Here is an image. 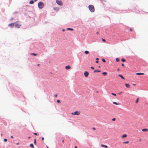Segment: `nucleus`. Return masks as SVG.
I'll list each match as a JSON object with an SVG mask.
<instances>
[{
	"mask_svg": "<svg viewBox=\"0 0 148 148\" xmlns=\"http://www.w3.org/2000/svg\"><path fill=\"white\" fill-rule=\"evenodd\" d=\"M34 134L36 135H37V134L36 133H34Z\"/></svg>",
	"mask_w": 148,
	"mask_h": 148,
	"instance_id": "36",
	"label": "nucleus"
},
{
	"mask_svg": "<svg viewBox=\"0 0 148 148\" xmlns=\"http://www.w3.org/2000/svg\"><path fill=\"white\" fill-rule=\"evenodd\" d=\"M121 60V61L123 62H125V60L123 58H122Z\"/></svg>",
	"mask_w": 148,
	"mask_h": 148,
	"instance_id": "24",
	"label": "nucleus"
},
{
	"mask_svg": "<svg viewBox=\"0 0 148 148\" xmlns=\"http://www.w3.org/2000/svg\"><path fill=\"white\" fill-rule=\"evenodd\" d=\"M138 100H139V98H137L136 101H135V103H137L138 102Z\"/></svg>",
	"mask_w": 148,
	"mask_h": 148,
	"instance_id": "20",
	"label": "nucleus"
},
{
	"mask_svg": "<svg viewBox=\"0 0 148 148\" xmlns=\"http://www.w3.org/2000/svg\"><path fill=\"white\" fill-rule=\"evenodd\" d=\"M29 3L30 4H32L34 3V1L33 0H31L29 2Z\"/></svg>",
	"mask_w": 148,
	"mask_h": 148,
	"instance_id": "17",
	"label": "nucleus"
},
{
	"mask_svg": "<svg viewBox=\"0 0 148 148\" xmlns=\"http://www.w3.org/2000/svg\"><path fill=\"white\" fill-rule=\"evenodd\" d=\"M107 73L106 72H104L102 73V74L104 75H107Z\"/></svg>",
	"mask_w": 148,
	"mask_h": 148,
	"instance_id": "22",
	"label": "nucleus"
},
{
	"mask_svg": "<svg viewBox=\"0 0 148 148\" xmlns=\"http://www.w3.org/2000/svg\"><path fill=\"white\" fill-rule=\"evenodd\" d=\"M97 92H98V91H97Z\"/></svg>",
	"mask_w": 148,
	"mask_h": 148,
	"instance_id": "59",
	"label": "nucleus"
},
{
	"mask_svg": "<svg viewBox=\"0 0 148 148\" xmlns=\"http://www.w3.org/2000/svg\"><path fill=\"white\" fill-rule=\"evenodd\" d=\"M35 1H36L37 0H34Z\"/></svg>",
	"mask_w": 148,
	"mask_h": 148,
	"instance_id": "54",
	"label": "nucleus"
},
{
	"mask_svg": "<svg viewBox=\"0 0 148 148\" xmlns=\"http://www.w3.org/2000/svg\"><path fill=\"white\" fill-rule=\"evenodd\" d=\"M111 94L112 95H114V96H116V94L115 93H111Z\"/></svg>",
	"mask_w": 148,
	"mask_h": 148,
	"instance_id": "27",
	"label": "nucleus"
},
{
	"mask_svg": "<svg viewBox=\"0 0 148 148\" xmlns=\"http://www.w3.org/2000/svg\"><path fill=\"white\" fill-rule=\"evenodd\" d=\"M4 140L5 142H6L7 141V139L6 138L4 139Z\"/></svg>",
	"mask_w": 148,
	"mask_h": 148,
	"instance_id": "32",
	"label": "nucleus"
},
{
	"mask_svg": "<svg viewBox=\"0 0 148 148\" xmlns=\"http://www.w3.org/2000/svg\"><path fill=\"white\" fill-rule=\"evenodd\" d=\"M65 31V30L64 29H63L62 30V31Z\"/></svg>",
	"mask_w": 148,
	"mask_h": 148,
	"instance_id": "51",
	"label": "nucleus"
},
{
	"mask_svg": "<svg viewBox=\"0 0 148 148\" xmlns=\"http://www.w3.org/2000/svg\"><path fill=\"white\" fill-rule=\"evenodd\" d=\"M112 120L113 121H115V118H114L112 119Z\"/></svg>",
	"mask_w": 148,
	"mask_h": 148,
	"instance_id": "34",
	"label": "nucleus"
},
{
	"mask_svg": "<svg viewBox=\"0 0 148 148\" xmlns=\"http://www.w3.org/2000/svg\"><path fill=\"white\" fill-rule=\"evenodd\" d=\"M38 5L39 8L42 9L43 8L44 6V3L42 2H40L38 4Z\"/></svg>",
	"mask_w": 148,
	"mask_h": 148,
	"instance_id": "3",
	"label": "nucleus"
},
{
	"mask_svg": "<svg viewBox=\"0 0 148 148\" xmlns=\"http://www.w3.org/2000/svg\"><path fill=\"white\" fill-rule=\"evenodd\" d=\"M80 112L78 111H76L75 112H73L71 113V114L73 115H79L80 114Z\"/></svg>",
	"mask_w": 148,
	"mask_h": 148,
	"instance_id": "4",
	"label": "nucleus"
},
{
	"mask_svg": "<svg viewBox=\"0 0 148 148\" xmlns=\"http://www.w3.org/2000/svg\"><path fill=\"white\" fill-rule=\"evenodd\" d=\"M57 102L58 103H60V101L59 100H57Z\"/></svg>",
	"mask_w": 148,
	"mask_h": 148,
	"instance_id": "31",
	"label": "nucleus"
},
{
	"mask_svg": "<svg viewBox=\"0 0 148 148\" xmlns=\"http://www.w3.org/2000/svg\"><path fill=\"white\" fill-rule=\"evenodd\" d=\"M42 140H44V138L43 137H42Z\"/></svg>",
	"mask_w": 148,
	"mask_h": 148,
	"instance_id": "43",
	"label": "nucleus"
},
{
	"mask_svg": "<svg viewBox=\"0 0 148 148\" xmlns=\"http://www.w3.org/2000/svg\"><path fill=\"white\" fill-rule=\"evenodd\" d=\"M53 9L57 11H58L59 10V8H54Z\"/></svg>",
	"mask_w": 148,
	"mask_h": 148,
	"instance_id": "19",
	"label": "nucleus"
},
{
	"mask_svg": "<svg viewBox=\"0 0 148 148\" xmlns=\"http://www.w3.org/2000/svg\"><path fill=\"white\" fill-rule=\"evenodd\" d=\"M130 31H132V29H130Z\"/></svg>",
	"mask_w": 148,
	"mask_h": 148,
	"instance_id": "48",
	"label": "nucleus"
},
{
	"mask_svg": "<svg viewBox=\"0 0 148 148\" xmlns=\"http://www.w3.org/2000/svg\"><path fill=\"white\" fill-rule=\"evenodd\" d=\"M101 72V71L100 70H95L94 71V73H95V72Z\"/></svg>",
	"mask_w": 148,
	"mask_h": 148,
	"instance_id": "15",
	"label": "nucleus"
},
{
	"mask_svg": "<svg viewBox=\"0 0 148 148\" xmlns=\"http://www.w3.org/2000/svg\"><path fill=\"white\" fill-rule=\"evenodd\" d=\"M113 103L114 104H115V105H119V104L118 103H116V102H113Z\"/></svg>",
	"mask_w": 148,
	"mask_h": 148,
	"instance_id": "21",
	"label": "nucleus"
},
{
	"mask_svg": "<svg viewBox=\"0 0 148 148\" xmlns=\"http://www.w3.org/2000/svg\"><path fill=\"white\" fill-rule=\"evenodd\" d=\"M39 65H40V64H37V66H39Z\"/></svg>",
	"mask_w": 148,
	"mask_h": 148,
	"instance_id": "47",
	"label": "nucleus"
},
{
	"mask_svg": "<svg viewBox=\"0 0 148 148\" xmlns=\"http://www.w3.org/2000/svg\"><path fill=\"white\" fill-rule=\"evenodd\" d=\"M98 33H98V32H97V34H98Z\"/></svg>",
	"mask_w": 148,
	"mask_h": 148,
	"instance_id": "52",
	"label": "nucleus"
},
{
	"mask_svg": "<svg viewBox=\"0 0 148 148\" xmlns=\"http://www.w3.org/2000/svg\"><path fill=\"white\" fill-rule=\"evenodd\" d=\"M28 139H29V138H30V136H28Z\"/></svg>",
	"mask_w": 148,
	"mask_h": 148,
	"instance_id": "46",
	"label": "nucleus"
},
{
	"mask_svg": "<svg viewBox=\"0 0 148 148\" xmlns=\"http://www.w3.org/2000/svg\"><path fill=\"white\" fill-rule=\"evenodd\" d=\"M102 61L104 62H106V61L104 59H102Z\"/></svg>",
	"mask_w": 148,
	"mask_h": 148,
	"instance_id": "29",
	"label": "nucleus"
},
{
	"mask_svg": "<svg viewBox=\"0 0 148 148\" xmlns=\"http://www.w3.org/2000/svg\"><path fill=\"white\" fill-rule=\"evenodd\" d=\"M92 129L93 130H96V128L95 127H92Z\"/></svg>",
	"mask_w": 148,
	"mask_h": 148,
	"instance_id": "37",
	"label": "nucleus"
},
{
	"mask_svg": "<svg viewBox=\"0 0 148 148\" xmlns=\"http://www.w3.org/2000/svg\"><path fill=\"white\" fill-rule=\"evenodd\" d=\"M116 62H119V58H116Z\"/></svg>",
	"mask_w": 148,
	"mask_h": 148,
	"instance_id": "28",
	"label": "nucleus"
},
{
	"mask_svg": "<svg viewBox=\"0 0 148 148\" xmlns=\"http://www.w3.org/2000/svg\"><path fill=\"white\" fill-rule=\"evenodd\" d=\"M98 61H96V63H98Z\"/></svg>",
	"mask_w": 148,
	"mask_h": 148,
	"instance_id": "44",
	"label": "nucleus"
},
{
	"mask_svg": "<svg viewBox=\"0 0 148 148\" xmlns=\"http://www.w3.org/2000/svg\"><path fill=\"white\" fill-rule=\"evenodd\" d=\"M47 148H49V147L48 146H47Z\"/></svg>",
	"mask_w": 148,
	"mask_h": 148,
	"instance_id": "57",
	"label": "nucleus"
},
{
	"mask_svg": "<svg viewBox=\"0 0 148 148\" xmlns=\"http://www.w3.org/2000/svg\"><path fill=\"white\" fill-rule=\"evenodd\" d=\"M144 73H136V75H144Z\"/></svg>",
	"mask_w": 148,
	"mask_h": 148,
	"instance_id": "11",
	"label": "nucleus"
},
{
	"mask_svg": "<svg viewBox=\"0 0 148 148\" xmlns=\"http://www.w3.org/2000/svg\"><path fill=\"white\" fill-rule=\"evenodd\" d=\"M89 73L87 71H85L84 73V75L85 76V77H88V75H89Z\"/></svg>",
	"mask_w": 148,
	"mask_h": 148,
	"instance_id": "6",
	"label": "nucleus"
},
{
	"mask_svg": "<svg viewBox=\"0 0 148 148\" xmlns=\"http://www.w3.org/2000/svg\"><path fill=\"white\" fill-rule=\"evenodd\" d=\"M65 68L66 69H69L71 68V67L69 65H68L65 66Z\"/></svg>",
	"mask_w": 148,
	"mask_h": 148,
	"instance_id": "8",
	"label": "nucleus"
},
{
	"mask_svg": "<svg viewBox=\"0 0 148 148\" xmlns=\"http://www.w3.org/2000/svg\"><path fill=\"white\" fill-rule=\"evenodd\" d=\"M142 131L143 132H148V129L146 128L143 129L142 130Z\"/></svg>",
	"mask_w": 148,
	"mask_h": 148,
	"instance_id": "9",
	"label": "nucleus"
},
{
	"mask_svg": "<svg viewBox=\"0 0 148 148\" xmlns=\"http://www.w3.org/2000/svg\"><path fill=\"white\" fill-rule=\"evenodd\" d=\"M84 53L86 54H88L89 53V52L88 51H85Z\"/></svg>",
	"mask_w": 148,
	"mask_h": 148,
	"instance_id": "23",
	"label": "nucleus"
},
{
	"mask_svg": "<svg viewBox=\"0 0 148 148\" xmlns=\"http://www.w3.org/2000/svg\"><path fill=\"white\" fill-rule=\"evenodd\" d=\"M17 145H18V144H19V143H17Z\"/></svg>",
	"mask_w": 148,
	"mask_h": 148,
	"instance_id": "55",
	"label": "nucleus"
},
{
	"mask_svg": "<svg viewBox=\"0 0 148 148\" xmlns=\"http://www.w3.org/2000/svg\"><path fill=\"white\" fill-rule=\"evenodd\" d=\"M75 148H77V146H75Z\"/></svg>",
	"mask_w": 148,
	"mask_h": 148,
	"instance_id": "50",
	"label": "nucleus"
},
{
	"mask_svg": "<svg viewBox=\"0 0 148 148\" xmlns=\"http://www.w3.org/2000/svg\"><path fill=\"white\" fill-rule=\"evenodd\" d=\"M101 147H104L105 148H108V146H107V145H104L103 144H101Z\"/></svg>",
	"mask_w": 148,
	"mask_h": 148,
	"instance_id": "12",
	"label": "nucleus"
},
{
	"mask_svg": "<svg viewBox=\"0 0 148 148\" xmlns=\"http://www.w3.org/2000/svg\"><path fill=\"white\" fill-rule=\"evenodd\" d=\"M11 138H13V137L12 136H11Z\"/></svg>",
	"mask_w": 148,
	"mask_h": 148,
	"instance_id": "45",
	"label": "nucleus"
},
{
	"mask_svg": "<svg viewBox=\"0 0 148 148\" xmlns=\"http://www.w3.org/2000/svg\"><path fill=\"white\" fill-rule=\"evenodd\" d=\"M56 2L58 4L60 5L61 6V5H62V1H60L57 0L56 1Z\"/></svg>",
	"mask_w": 148,
	"mask_h": 148,
	"instance_id": "5",
	"label": "nucleus"
},
{
	"mask_svg": "<svg viewBox=\"0 0 148 148\" xmlns=\"http://www.w3.org/2000/svg\"><path fill=\"white\" fill-rule=\"evenodd\" d=\"M127 135H126V134H124L122 135V137L123 138H124L126 137H127Z\"/></svg>",
	"mask_w": 148,
	"mask_h": 148,
	"instance_id": "14",
	"label": "nucleus"
},
{
	"mask_svg": "<svg viewBox=\"0 0 148 148\" xmlns=\"http://www.w3.org/2000/svg\"><path fill=\"white\" fill-rule=\"evenodd\" d=\"M102 40L103 42H106V40L102 38Z\"/></svg>",
	"mask_w": 148,
	"mask_h": 148,
	"instance_id": "30",
	"label": "nucleus"
},
{
	"mask_svg": "<svg viewBox=\"0 0 148 148\" xmlns=\"http://www.w3.org/2000/svg\"><path fill=\"white\" fill-rule=\"evenodd\" d=\"M141 139H140L139 140V141H141Z\"/></svg>",
	"mask_w": 148,
	"mask_h": 148,
	"instance_id": "49",
	"label": "nucleus"
},
{
	"mask_svg": "<svg viewBox=\"0 0 148 148\" xmlns=\"http://www.w3.org/2000/svg\"><path fill=\"white\" fill-rule=\"evenodd\" d=\"M14 23H11L9 24V26L10 27H14Z\"/></svg>",
	"mask_w": 148,
	"mask_h": 148,
	"instance_id": "7",
	"label": "nucleus"
},
{
	"mask_svg": "<svg viewBox=\"0 0 148 148\" xmlns=\"http://www.w3.org/2000/svg\"><path fill=\"white\" fill-rule=\"evenodd\" d=\"M89 10L91 12H93L95 11L94 7L93 5H89L88 6Z\"/></svg>",
	"mask_w": 148,
	"mask_h": 148,
	"instance_id": "2",
	"label": "nucleus"
},
{
	"mask_svg": "<svg viewBox=\"0 0 148 148\" xmlns=\"http://www.w3.org/2000/svg\"><path fill=\"white\" fill-rule=\"evenodd\" d=\"M96 60H97V61H98L99 60V58H96Z\"/></svg>",
	"mask_w": 148,
	"mask_h": 148,
	"instance_id": "39",
	"label": "nucleus"
},
{
	"mask_svg": "<svg viewBox=\"0 0 148 148\" xmlns=\"http://www.w3.org/2000/svg\"><path fill=\"white\" fill-rule=\"evenodd\" d=\"M122 66H124V64H122Z\"/></svg>",
	"mask_w": 148,
	"mask_h": 148,
	"instance_id": "41",
	"label": "nucleus"
},
{
	"mask_svg": "<svg viewBox=\"0 0 148 148\" xmlns=\"http://www.w3.org/2000/svg\"><path fill=\"white\" fill-rule=\"evenodd\" d=\"M90 68L92 69H94V68L92 66Z\"/></svg>",
	"mask_w": 148,
	"mask_h": 148,
	"instance_id": "35",
	"label": "nucleus"
},
{
	"mask_svg": "<svg viewBox=\"0 0 148 148\" xmlns=\"http://www.w3.org/2000/svg\"><path fill=\"white\" fill-rule=\"evenodd\" d=\"M1 136H2V134H1Z\"/></svg>",
	"mask_w": 148,
	"mask_h": 148,
	"instance_id": "58",
	"label": "nucleus"
},
{
	"mask_svg": "<svg viewBox=\"0 0 148 148\" xmlns=\"http://www.w3.org/2000/svg\"><path fill=\"white\" fill-rule=\"evenodd\" d=\"M122 93V92H120V93H119V95H120V94H121Z\"/></svg>",
	"mask_w": 148,
	"mask_h": 148,
	"instance_id": "42",
	"label": "nucleus"
},
{
	"mask_svg": "<svg viewBox=\"0 0 148 148\" xmlns=\"http://www.w3.org/2000/svg\"><path fill=\"white\" fill-rule=\"evenodd\" d=\"M34 143L35 144H36V139H35L34 140Z\"/></svg>",
	"mask_w": 148,
	"mask_h": 148,
	"instance_id": "33",
	"label": "nucleus"
},
{
	"mask_svg": "<svg viewBox=\"0 0 148 148\" xmlns=\"http://www.w3.org/2000/svg\"><path fill=\"white\" fill-rule=\"evenodd\" d=\"M30 146L31 147H32L33 148H34V145H33V144H30Z\"/></svg>",
	"mask_w": 148,
	"mask_h": 148,
	"instance_id": "18",
	"label": "nucleus"
},
{
	"mask_svg": "<svg viewBox=\"0 0 148 148\" xmlns=\"http://www.w3.org/2000/svg\"><path fill=\"white\" fill-rule=\"evenodd\" d=\"M125 85L126 87L127 88H129L130 87V85L128 84H125Z\"/></svg>",
	"mask_w": 148,
	"mask_h": 148,
	"instance_id": "13",
	"label": "nucleus"
},
{
	"mask_svg": "<svg viewBox=\"0 0 148 148\" xmlns=\"http://www.w3.org/2000/svg\"><path fill=\"white\" fill-rule=\"evenodd\" d=\"M133 85L135 86V84H133Z\"/></svg>",
	"mask_w": 148,
	"mask_h": 148,
	"instance_id": "56",
	"label": "nucleus"
},
{
	"mask_svg": "<svg viewBox=\"0 0 148 148\" xmlns=\"http://www.w3.org/2000/svg\"><path fill=\"white\" fill-rule=\"evenodd\" d=\"M54 96L55 97H57V95H55Z\"/></svg>",
	"mask_w": 148,
	"mask_h": 148,
	"instance_id": "38",
	"label": "nucleus"
},
{
	"mask_svg": "<svg viewBox=\"0 0 148 148\" xmlns=\"http://www.w3.org/2000/svg\"><path fill=\"white\" fill-rule=\"evenodd\" d=\"M67 30H73V29H72V28H67Z\"/></svg>",
	"mask_w": 148,
	"mask_h": 148,
	"instance_id": "25",
	"label": "nucleus"
},
{
	"mask_svg": "<svg viewBox=\"0 0 148 148\" xmlns=\"http://www.w3.org/2000/svg\"><path fill=\"white\" fill-rule=\"evenodd\" d=\"M129 143V141H127L125 142H123V144H128Z\"/></svg>",
	"mask_w": 148,
	"mask_h": 148,
	"instance_id": "16",
	"label": "nucleus"
},
{
	"mask_svg": "<svg viewBox=\"0 0 148 148\" xmlns=\"http://www.w3.org/2000/svg\"><path fill=\"white\" fill-rule=\"evenodd\" d=\"M14 25L15 27L17 28H19L21 25L20 22L17 21L14 23Z\"/></svg>",
	"mask_w": 148,
	"mask_h": 148,
	"instance_id": "1",
	"label": "nucleus"
},
{
	"mask_svg": "<svg viewBox=\"0 0 148 148\" xmlns=\"http://www.w3.org/2000/svg\"><path fill=\"white\" fill-rule=\"evenodd\" d=\"M119 69H118V71H119Z\"/></svg>",
	"mask_w": 148,
	"mask_h": 148,
	"instance_id": "53",
	"label": "nucleus"
},
{
	"mask_svg": "<svg viewBox=\"0 0 148 148\" xmlns=\"http://www.w3.org/2000/svg\"><path fill=\"white\" fill-rule=\"evenodd\" d=\"M31 55H32L35 56H36L37 55V54H35L34 53H32L31 54Z\"/></svg>",
	"mask_w": 148,
	"mask_h": 148,
	"instance_id": "26",
	"label": "nucleus"
},
{
	"mask_svg": "<svg viewBox=\"0 0 148 148\" xmlns=\"http://www.w3.org/2000/svg\"><path fill=\"white\" fill-rule=\"evenodd\" d=\"M62 142L63 143H64V139L62 140Z\"/></svg>",
	"mask_w": 148,
	"mask_h": 148,
	"instance_id": "40",
	"label": "nucleus"
},
{
	"mask_svg": "<svg viewBox=\"0 0 148 148\" xmlns=\"http://www.w3.org/2000/svg\"><path fill=\"white\" fill-rule=\"evenodd\" d=\"M119 76L121 77L122 79H125V78L123 77V76L122 75L119 74Z\"/></svg>",
	"mask_w": 148,
	"mask_h": 148,
	"instance_id": "10",
	"label": "nucleus"
}]
</instances>
